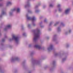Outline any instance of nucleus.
<instances>
[{"label": "nucleus", "mask_w": 73, "mask_h": 73, "mask_svg": "<svg viewBox=\"0 0 73 73\" xmlns=\"http://www.w3.org/2000/svg\"><path fill=\"white\" fill-rule=\"evenodd\" d=\"M40 33V30H38L37 31V33L35 35V37L34 38V40H37L38 37H39V35Z\"/></svg>", "instance_id": "obj_1"}, {"label": "nucleus", "mask_w": 73, "mask_h": 73, "mask_svg": "<svg viewBox=\"0 0 73 73\" xmlns=\"http://www.w3.org/2000/svg\"><path fill=\"white\" fill-rule=\"evenodd\" d=\"M12 39H14L16 42H17L19 41V38L18 37H16L15 36H13L12 37Z\"/></svg>", "instance_id": "obj_2"}, {"label": "nucleus", "mask_w": 73, "mask_h": 73, "mask_svg": "<svg viewBox=\"0 0 73 73\" xmlns=\"http://www.w3.org/2000/svg\"><path fill=\"white\" fill-rule=\"evenodd\" d=\"M27 20H31L32 21H34L35 20V17H33V18H31L30 17L27 16Z\"/></svg>", "instance_id": "obj_3"}, {"label": "nucleus", "mask_w": 73, "mask_h": 73, "mask_svg": "<svg viewBox=\"0 0 73 73\" xmlns=\"http://www.w3.org/2000/svg\"><path fill=\"white\" fill-rule=\"evenodd\" d=\"M35 47L36 48H38V49H40L41 48L40 46L38 45H35Z\"/></svg>", "instance_id": "obj_4"}, {"label": "nucleus", "mask_w": 73, "mask_h": 73, "mask_svg": "<svg viewBox=\"0 0 73 73\" xmlns=\"http://www.w3.org/2000/svg\"><path fill=\"white\" fill-rule=\"evenodd\" d=\"M69 11H70V9H68L66 10L65 11V13L66 14H67L68 12Z\"/></svg>", "instance_id": "obj_5"}, {"label": "nucleus", "mask_w": 73, "mask_h": 73, "mask_svg": "<svg viewBox=\"0 0 73 73\" xmlns=\"http://www.w3.org/2000/svg\"><path fill=\"white\" fill-rule=\"evenodd\" d=\"M52 48H53V46H52V45H51L50 48H48V50H49V49H52Z\"/></svg>", "instance_id": "obj_6"}, {"label": "nucleus", "mask_w": 73, "mask_h": 73, "mask_svg": "<svg viewBox=\"0 0 73 73\" xmlns=\"http://www.w3.org/2000/svg\"><path fill=\"white\" fill-rule=\"evenodd\" d=\"M7 27L8 28H11V26L10 25H9L7 26Z\"/></svg>", "instance_id": "obj_7"}, {"label": "nucleus", "mask_w": 73, "mask_h": 73, "mask_svg": "<svg viewBox=\"0 0 73 73\" xmlns=\"http://www.w3.org/2000/svg\"><path fill=\"white\" fill-rule=\"evenodd\" d=\"M11 3L10 2H8L7 3V5H9V4H11Z\"/></svg>", "instance_id": "obj_8"}, {"label": "nucleus", "mask_w": 73, "mask_h": 73, "mask_svg": "<svg viewBox=\"0 0 73 73\" xmlns=\"http://www.w3.org/2000/svg\"><path fill=\"white\" fill-rule=\"evenodd\" d=\"M17 12H20V9L19 8L17 9Z\"/></svg>", "instance_id": "obj_9"}, {"label": "nucleus", "mask_w": 73, "mask_h": 73, "mask_svg": "<svg viewBox=\"0 0 73 73\" xmlns=\"http://www.w3.org/2000/svg\"><path fill=\"white\" fill-rule=\"evenodd\" d=\"M50 7H53V5L52 4H50Z\"/></svg>", "instance_id": "obj_10"}, {"label": "nucleus", "mask_w": 73, "mask_h": 73, "mask_svg": "<svg viewBox=\"0 0 73 73\" xmlns=\"http://www.w3.org/2000/svg\"><path fill=\"white\" fill-rule=\"evenodd\" d=\"M60 7V5H58V7Z\"/></svg>", "instance_id": "obj_11"}, {"label": "nucleus", "mask_w": 73, "mask_h": 73, "mask_svg": "<svg viewBox=\"0 0 73 73\" xmlns=\"http://www.w3.org/2000/svg\"><path fill=\"white\" fill-rule=\"evenodd\" d=\"M4 40H5L4 39H2V41H4Z\"/></svg>", "instance_id": "obj_12"}, {"label": "nucleus", "mask_w": 73, "mask_h": 73, "mask_svg": "<svg viewBox=\"0 0 73 73\" xmlns=\"http://www.w3.org/2000/svg\"><path fill=\"white\" fill-rule=\"evenodd\" d=\"M4 11H3V12H2V13H3V14H4Z\"/></svg>", "instance_id": "obj_13"}, {"label": "nucleus", "mask_w": 73, "mask_h": 73, "mask_svg": "<svg viewBox=\"0 0 73 73\" xmlns=\"http://www.w3.org/2000/svg\"><path fill=\"white\" fill-rule=\"evenodd\" d=\"M46 20H45L44 21V22H46Z\"/></svg>", "instance_id": "obj_14"}, {"label": "nucleus", "mask_w": 73, "mask_h": 73, "mask_svg": "<svg viewBox=\"0 0 73 73\" xmlns=\"http://www.w3.org/2000/svg\"><path fill=\"white\" fill-rule=\"evenodd\" d=\"M59 11H61V9H59Z\"/></svg>", "instance_id": "obj_15"}, {"label": "nucleus", "mask_w": 73, "mask_h": 73, "mask_svg": "<svg viewBox=\"0 0 73 73\" xmlns=\"http://www.w3.org/2000/svg\"><path fill=\"white\" fill-rule=\"evenodd\" d=\"M15 9H14L13 10V11H15Z\"/></svg>", "instance_id": "obj_16"}, {"label": "nucleus", "mask_w": 73, "mask_h": 73, "mask_svg": "<svg viewBox=\"0 0 73 73\" xmlns=\"http://www.w3.org/2000/svg\"><path fill=\"white\" fill-rule=\"evenodd\" d=\"M31 12V11H29V12Z\"/></svg>", "instance_id": "obj_17"}, {"label": "nucleus", "mask_w": 73, "mask_h": 73, "mask_svg": "<svg viewBox=\"0 0 73 73\" xmlns=\"http://www.w3.org/2000/svg\"><path fill=\"white\" fill-rule=\"evenodd\" d=\"M23 35H24V34H23Z\"/></svg>", "instance_id": "obj_18"}, {"label": "nucleus", "mask_w": 73, "mask_h": 73, "mask_svg": "<svg viewBox=\"0 0 73 73\" xmlns=\"http://www.w3.org/2000/svg\"><path fill=\"white\" fill-rule=\"evenodd\" d=\"M69 32H70V30L69 31Z\"/></svg>", "instance_id": "obj_19"}, {"label": "nucleus", "mask_w": 73, "mask_h": 73, "mask_svg": "<svg viewBox=\"0 0 73 73\" xmlns=\"http://www.w3.org/2000/svg\"><path fill=\"white\" fill-rule=\"evenodd\" d=\"M17 58H16V60H17Z\"/></svg>", "instance_id": "obj_20"}, {"label": "nucleus", "mask_w": 73, "mask_h": 73, "mask_svg": "<svg viewBox=\"0 0 73 73\" xmlns=\"http://www.w3.org/2000/svg\"><path fill=\"white\" fill-rule=\"evenodd\" d=\"M55 25H56V24H55Z\"/></svg>", "instance_id": "obj_21"}]
</instances>
